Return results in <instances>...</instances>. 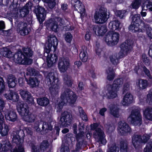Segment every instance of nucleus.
I'll return each mask as SVG.
<instances>
[{"label":"nucleus","instance_id":"nucleus-1","mask_svg":"<svg viewBox=\"0 0 152 152\" xmlns=\"http://www.w3.org/2000/svg\"><path fill=\"white\" fill-rule=\"evenodd\" d=\"M62 90L63 92L61 94V100L55 106L57 108V112H60L63 106L67 102L74 103L77 99L75 93L70 89L64 87Z\"/></svg>","mask_w":152,"mask_h":152},{"label":"nucleus","instance_id":"nucleus-2","mask_svg":"<svg viewBox=\"0 0 152 152\" xmlns=\"http://www.w3.org/2000/svg\"><path fill=\"white\" fill-rule=\"evenodd\" d=\"M12 136V142L16 145L13 152H24L23 138L24 137V133L23 130L19 129L13 131Z\"/></svg>","mask_w":152,"mask_h":152},{"label":"nucleus","instance_id":"nucleus-3","mask_svg":"<svg viewBox=\"0 0 152 152\" xmlns=\"http://www.w3.org/2000/svg\"><path fill=\"white\" fill-rule=\"evenodd\" d=\"M123 83V79L120 78L115 80L112 85H107V95L109 99H113L117 96V92L119 88L122 86Z\"/></svg>","mask_w":152,"mask_h":152},{"label":"nucleus","instance_id":"nucleus-4","mask_svg":"<svg viewBox=\"0 0 152 152\" xmlns=\"http://www.w3.org/2000/svg\"><path fill=\"white\" fill-rule=\"evenodd\" d=\"M134 41L131 39H128L120 45L121 49L118 55L120 58H122L127 55L132 51Z\"/></svg>","mask_w":152,"mask_h":152},{"label":"nucleus","instance_id":"nucleus-5","mask_svg":"<svg viewBox=\"0 0 152 152\" xmlns=\"http://www.w3.org/2000/svg\"><path fill=\"white\" fill-rule=\"evenodd\" d=\"M97 124L96 123L91 125V129L92 130L96 129L94 134V137L97 142H100L101 144L104 145L107 142V141L105 138L104 134L100 128H97Z\"/></svg>","mask_w":152,"mask_h":152},{"label":"nucleus","instance_id":"nucleus-6","mask_svg":"<svg viewBox=\"0 0 152 152\" xmlns=\"http://www.w3.org/2000/svg\"><path fill=\"white\" fill-rule=\"evenodd\" d=\"M129 118H131V123L133 125L140 126L141 124L142 118L139 108L133 109L131 111Z\"/></svg>","mask_w":152,"mask_h":152},{"label":"nucleus","instance_id":"nucleus-7","mask_svg":"<svg viewBox=\"0 0 152 152\" xmlns=\"http://www.w3.org/2000/svg\"><path fill=\"white\" fill-rule=\"evenodd\" d=\"M119 34L114 31H109L106 35L104 39L106 43L110 46L116 45L119 40Z\"/></svg>","mask_w":152,"mask_h":152},{"label":"nucleus","instance_id":"nucleus-8","mask_svg":"<svg viewBox=\"0 0 152 152\" xmlns=\"http://www.w3.org/2000/svg\"><path fill=\"white\" fill-rule=\"evenodd\" d=\"M56 20L53 19H50L47 21L46 23L47 28L55 32H56L58 29V23L60 26L64 25L65 23L64 20L60 18H57Z\"/></svg>","mask_w":152,"mask_h":152},{"label":"nucleus","instance_id":"nucleus-9","mask_svg":"<svg viewBox=\"0 0 152 152\" xmlns=\"http://www.w3.org/2000/svg\"><path fill=\"white\" fill-rule=\"evenodd\" d=\"M107 12L106 9L102 8L98 12H96L94 17L96 23H103L107 20L109 17L107 16Z\"/></svg>","mask_w":152,"mask_h":152},{"label":"nucleus","instance_id":"nucleus-10","mask_svg":"<svg viewBox=\"0 0 152 152\" xmlns=\"http://www.w3.org/2000/svg\"><path fill=\"white\" fill-rule=\"evenodd\" d=\"M13 59L17 63H21L25 65H29L32 62V60L28 58L23 54V52H18L15 53L13 56Z\"/></svg>","mask_w":152,"mask_h":152},{"label":"nucleus","instance_id":"nucleus-11","mask_svg":"<svg viewBox=\"0 0 152 152\" xmlns=\"http://www.w3.org/2000/svg\"><path fill=\"white\" fill-rule=\"evenodd\" d=\"M72 115L67 111H64L61 113L59 123L61 126L67 127L72 123Z\"/></svg>","mask_w":152,"mask_h":152},{"label":"nucleus","instance_id":"nucleus-12","mask_svg":"<svg viewBox=\"0 0 152 152\" xmlns=\"http://www.w3.org/2000/svg\"><path fill=\"white\" fill-rule=\"evenodd\" d=\"M117 130L118 133L121 135H126L132 131L129 125L124 121L119 122L118 123Z\"/></svg>","mask_w":152,"mask_h":152},{"label":"nucleus","instance_id":"nucleus-13","mask_svg":"<svg viewBox=\"0 0 152 152\" xmlns=\"http://www.w3.org/2000/svg\"><path fill=\"white\" fill-rule=\"evenodd\" d=\"M34 12L39 23H42L46 16V12L45 9L38 5L35 7Z\"/></svg>","mask_w":152,"mask_h":152},{"label":"nucleus","instance_id":"nucleus-14","mask_svg":"<svg viewBox=\"0 0 152 152\" xmlns=\"http://www.w3.org/2000/svg\"><path fill=\"white\" fill-rule=\"evenodd\" d=\"M69 65V61L68 57H64L59 59L58 67L61 72H65Z\"/></svg>","mask_w":152,"mask_h":152},{"label":"nucleus","instance_id":"nucleus-15","mask_svg":"<svg viewBox=\"0 0 152 152\" xmlns=\"http://www.w3.org/2000/svg\"><path fill=\"white\" fill-rule=\"evenodd\" d=\"M28 107L26 104L23 102H18L17 105V109L19 114L22 118L28 113Z\"/></svg>","mask_w":152,"mask_h":152},{"label":"nucleus","instance_id":"nucleus-16","mask_svg":"<svg viewBox=\"0 0 152 152\" xmlns=\"http://www.w3.org/2000/svg\"><path fill=\"white\" fill-rule=\"evenodd\" d=\"M132 19L134 25H131L129 27V29L135 32L137 30V28L135 26H139L140 24L143 22V21L140 19V14L134 15L132 17Z\"/></svg>","mask_w":152,"mask_h":152},{"label":"nucleus","instance_id":"nucleus-17","mask_svg":"<svg viewBox=\"0 0 152 152\" xmlns=\"http://www.w3.org/2000/svg\"><path fill=\"white\" fill-rule=\"evenodd\" d=\"M141 135L137 132L135 133L132 137V142L134 146L138 149L141 146Z\"/></svg>","mask_w":152,"mask_h":152},{"label":"nucleus","instance_id":"nucleus-18","mask_svg":"<svg viewBox=\"0 0 152 152\" xmlns=\"http://www.w3.org/2000/svg\"><path fill=\"white\" fill-rule=\"evenodd\" d=\"M58 44V41L56 37L54 35H52L48 37V42L45 45H48L49 48L51 47V49L55 50Z\"/></svg>","mask_w":152,"mask_h":152},{"label":"nucleus","instance_id":"nucleus-19","mask_svg":"<svg viewBox=\"0 0 152 152\" xmlns=\"http://www.w3.org/2000/svg\"><path fill=\"white\" fill-rule=\"evenodd\" d=\"M27 84L29 85L31 88L36 87L38 86L40 83V80L42 79H40L38 77H30L28 79L25 78Z\"/></svg>","mask_w":152,"mask_h":152},{"label":"nucleus","instance_id":"nucleus-20","mask_svg":"<svg viewBox=\"0 0 152 152\" xmlns=\"http://www.w3.org/2000/svg\"><path fill=\"white\" fill-rule=\"evenodd\" d=\"M47 84L48 86L53 85L58 83V79L55 76L54 72L49 73L46 77Z\"/></svg>","mask_w":152,"mask_h":152},{"label":"nucleus","instance_id":"nucleus-21","mask_svg":"<svg viewBox=\"0 0 152 152\" xmlns=\"http://www.w3.org/2000/svg\"><path fill=\"white\" fill-rule=\"evenodd\" d=\"M19 93L22 98L24 100L29 101L30 103H33L34 100L31 93L28 91L23 89L19 91Z\"/></svg>","mask_w":152,"mask_h":152},{"label":"nucleus","instance_id":"nucleus-22","mask_svg":"<svg viewBox=\"0 0 152 152\" xmlns=\"http://www.w3.org/2000/svg\"><path fill=\"white\" fill-rule=\"evenodd\" d=\"M93 30L96 35H103L107 31V27L105 26H101L95 25L93 26Z\"/></svg>","mask_w":152,"mask_h":152},{"label":"nucleus","instance_id":"nucleus-23","mask_svg":"<svg viewBox=\"0 0 152 152\" xmlns=\"http://www.w3.org/2000/svg\"><path fill=\"white\" fill-rule=\"evenodd\" d=\"M27 24L25 22H20L18 25V29L21 35L25 36L29 33V31L27 28Z\"/></svg>","mask_w":152,"mask_h":152},{"label":"nucleus","instance_id":"nucleus-24","mask_svg":"<svg viewBox=\"0 0 152 152\" xmlns=\"http://www.w3.org/2000/svg\"><path fill=\"white\" fill-rule=\"evenodd\" d=\"M26 75H29L31 76H36L40 78V79H42V75L40 74L39 71L36 69L31 67L27 68Z\"/></svg>","mask_w":152,"mask_h":152},{"label":"nucleus","instance_id":"nucleus-25","mask_svg":"<svg viewBox=\"0 0 152 152\" xmlns=\"http://www.w3.org/2000/svg\"><path fill=\"white\" fill-rule=\"evenodd\" d=\"M133 99L132 95L129 93H127L124 96L121 103L125 106H127L131 104L133 102Z\"/></svg>","mask_w":152,"mask_h":152},{"label":"nucleus","instance_id":"nucleus-26","mask_svg":"<svg viewBox=\"0 0 152 152\" xmlns=\"http://www.w3.org/2000/svg\"><path fill=\"white\" fill-rule=\"evenodd\" d=\"M5 118L7 120L12 122H14L18 119L17 114L14 110L8 112L7 115H5Z\"/></svg>","mask_w":152,"mask_h":152},{"label":"nucleus","instance_id":"nucleus-27","mask_svg":"<svg viewBox=\"0 0 152 152\" xmlns=\"http://www.w3.org/2000/svg\"><path fill=\"white\" fill-rule=\"evenodd\" d=\"M122 27L120 22L118 20H115L110 22L108 28L112 30L120 29Z\"/></svg>","mask_w":152,"mask_h":152},{"label":"nucleus","instance_id":"nucleus-28","mask_svg":"<svg viewBox=\"0 0 152 152\" xmlns=\"http://www.w3.org/2000/svg\"><path fill=\"white\" fill-rule=\"evenodd\" d=\"M8 83L10 88H14L17 82V78L15 76L12 75H9L7 76Z\"/></svg>","mask_w":152,"mask_h":152},{"label":"nucleus","instance_id":"nucleus-29","mask_svg":"<svg viewBox=\"0 0 152 152\" xmlns=\"http://www.w3.org/2000/svg\"><path fill=\"white\" fill-rule=\"evenodd\" d=\"M87 48L84 46L82 47L81 50V52L80 53V58L83 62H86L88 59V54L86 51Z\"/></svg>","mask_w":152,"mask_h":152},{"label":"nucleus","instance_id":"nucleus-30","mask_svg":"<svg viewBox=\"0 0 152 152\" xmlns=\"http://www.w3.org/2000/svg\"><path fill=\"white\" fill-rule=\"evenodd\" d=\"M57 60L58 57L56 54H50V56L47 58L48 66L49 67L51 66Z\"/></svg>","mask_w":152,"mask_h":152},{"label":"nucleus","instance_id":"nucleus-31","mask_svg":"<svg viewBox=\"0 0 152 152\" xmlns=\"http://www.w3.org/2000/svg\"><path fill=\"white\" fill-rule=\"evenodd\" d=\"M4 119L2 120V121L0 123V133L2 136H6L8 134V132L9 131V127L8 125L6 124L2 126V123H3Z\"/></svg>","mask_w":152,"mask_h":152},{"label":"nucleus","instance_id":"nucleus-32","mask_svg":"<svg viewBox=\"0 0 152 152\" xmlns=\"http://www.w3.org/2000/svg\"><path fill=\"white\" fill-rule=\"evenodd\" d=\"M143 114L146 118L152 121V107H147L143 111Z\"/></svg>","mask_w":152,"mask_h":152},{"label":"nucleus","instance_id":"nucleus-33","mask_svg":"<svg viewBox=\"0 0 152 152\" xmlns=\"http://www.w3.org/2000/svg\"><path fill=\"white\" fill-rule=\"evenodd\" d=\"M75 137L77 142L76 145L75 150L76 151H78L79 149L81 148L84 141V137L79 136L78 135H76Z\"/></svg>","mask_w":152,"mask_h":152},{"label":"nucleus","instance_id":"nucleus-34","mask_svg":"<svg viewBox=\"0 0 152 152\" xmlns=\"http://www.w3.org/2000/svg\"><path fill=\"white\" fill-rule=\"evenodd\" d=\"M136 85L140 89H143L148 86V84L146 80L138 79L136 81Z\"/></svg>","mask_w":152,"mask_h":152},{"label":"nucleus","instance_id":"nucleus-35","mask_svg":"<svg viewBox=\"0 0 152 152\" xmlns=\"http://www.w3.org/2000/svg\"><path fill=\"white\" fill-rule=\"evenodd\" d=\"M74 8L75 10L78 11V12L80 13L81 18L82 16H85V9L84 6L82 4V3H80L78 5L77 4L75 5Z\"/></svg>","mask_w":152,"mask_h":152},{"label":"nucleus","instance_id":"nucleus-36","mask_svg":"<svg viewBox=\"0 0 152 152\" xmlns=\"http://www.w3.org/2000/svg\"><path fill=\"white\" fill-rule=\"evenodd\" d=\"M36 118L35 115L29 112L27 114H26L23 118L26 121L29 123H32L34 121Z\"/></svg>","mask_w":152,"mask_h":152},{"label":"nucleus","instance_id":"nucleus-37","mask_svg":"<svg viewBox=\"0 0 152 152\" xmlns=\"http://www.w3.org/2000/svg\"><path fill=\"white\" fill-rule=\"evenodd\" d=\"M37 102L40 105L42 106H47L49 103V100L47 97L39 98L37 99Z\"/></svg>","mask_w":152,"mask_h":152},{"label":"nucleus","instance_id":"nucleus-38","mask_svg":"<svg viewBox=\"0 0 152 152\" xmlns=\"http://www.w3.org/2000/svg\"><path fill=\"white\" fill-rule=\"evenodd\" d=\"M142 10H147L148 9L150 11H152V0H147L142 6Z\"/></svg>","mask_w":152,"mask_h":152},{"label":"nucleus","instance_id":"nucleus-39","mask_svg":"<svg viewBox=\"0 0 152 152\" xmlns=\"http://www.w3.org/2000/svg\"><path fill=\"white\" fill-rule=\"evenodd\" d=\"M63 80L64 83L68 86L71 87L72 86L73 80L71 76L65 74L63 75Z\"/></svg>","mask_w":152,"mask_h":152},{"label":"nucleus","instance_id":"nucleus-40","mask_svg":"<svg viewBox=\"0 0 152 152\" xmlns=\"http://www.w3.org/2000/svg\"><path fill=\"white\" fill-rule=\"evenodd\" d=\"M110 110L111 114L113 116L116 118L119 117V109L117 107L112 105L110 107Z\"/></svg>","mask_w":152,"mask_h":152},{"label":"nucleus","instance_id":"nucleus-41","mask_svg":"<svg viewBox=\"0 0 152 152\" xmlns=\"http://www.w3.org/2000/svg\"><path fill=\"white\" fill-rule=\"evenodd\" d=\"M42 126V132L44 134H46L48 132V130H51L52 129V126L46 122L43 121L42 125L41 124Z\"/></svg>","mask_w":152,"mask_h":152},{"label":"nucleus","instance_id":"nucleus-42","mask_svg":"<svg viewBox=\"0 0 152 152\" xmlns=\"http://www.w3.org/2000/svg\"><path fill=\"white\" fill-rule=\"evenodd\" d=\"M128 149V143L126 141L123 140L120 142V150L121 151L127 152Z\"/></svg>","mask_w":152,"mask_h":152},{"label":"nucleus","instance_id":"nucleus-43","mask_svg":"<svg viewBox=\"0 0 152 152\" xmlns=\"http://www.w3.org/2000/svg\"><path fill=\"white\" fill-rule=\"evenodd\" d=\"M49 88L51 94H56L58 93V91L59 86L58 83L49 86Z\"/></svg>","mask_w":152,"mask_h":152},{"label":"nucleus","instance_id":"nucleus-44","mask_svg":"<svg viewBox=\"0 0 152 152\" xmlns=\"http://www.w3.org/2000/svg\"><path fill=\"white\" fill-rule=\"evenodd\" d=\"M119 147L115 143H113L111 145H109L107 152H119Z\"/></svg>","mask_w":152,"mask_h":152},{"label":"nucleus","instance_id":"nucleus-45","mask_svg":"<svg viewBox=\"0 0 152 152\" xmlns=\"http://www.w3.org/2000/svg\"><path fill=\"white\" fill-rule=\"evenodd\" d=\"M107 72L108 74L107 77V79L110 81L113 80L114 78L115 75L112 68L109 67L107 70Z\"/></svg>","mask_w":152,"mask_h":152},{"label":"nucleus","instance_id":"nucleus-46","mask_svg":"<svg viewBox=\"0 0 152 152\" xmlns=\"http://www.w3.org/2000/svg\"><path fill=\"white\" fill-rule=\"evenodd\" d=\"M49 144L47 140H44L40 144V148L41 151H44L49 147Z\"/></svg>","mask_w":152,"mask_h":152},{"label":"nucleus","instance_id":"nucleus-47","mask_svg":"<svg viewBox=\"0 0 152 152\" xmlns=\"http://www.w3.org/2000/svg\"><path fill=\"white\" fill-rule=\"evenodd\" d=\"M43 124V121H38L36 122L34 124V128L37 132H42V126H41V124Z\"/></svg>","mask_w":152,"mask_h":152},{"label":"nucleus","instance_id":"nucleus-48","mask_svg":"<svg viewBox=\"0 0 152 152\" xmlns=\"http://www.w3.org/2000/svg\"><path fill=\"white\" fill-rule=\"evenodd\" d=\"M119 58V55L118 57H117V54L111 55L110 57V61L114 65H116L118 63V59L120 58Z\"/></svg>","mask_w":152,"mask_h":152},{"label":"nucleus","instance_id":"nucleus-49","mask_svg":"<svg viewBox=\"0 0 152 152\" xmlns=\"http://www.w3.org/2000/svg\"><path fill=\"white\" fill-rule=\"evenodd\" d=\"M23 54L27 56L31 57L33 55V52L32 49L30 48L27 47L24 48L23 49Z\"/></svg>","mask_w":152,"mask_h":152},{"label":"nucleus","instance_id":"nucleus-50","mask_svg":"<svg viewBox=\"0 0 152 152\" xmlns=\"http://www.w3.org/2000/svg\"><path fill=\"white\" fill-rule=\"evenodd\" d=\"M4 106V102L2 99H0V123L4 118V116L2 114L3 109Z\"/></svg>","mask_w":152,"mask_h":152},{"label":"nucleus","instance_id":"nucleus-51","mask_svg":"<svg viewBox=\"0 0 152 152\" xmlns=\"http://www.w3.org/2000/svg\"><path fill=\"white\" fill-rule=\"evenodd\" d=\"M141 3V1L139 0H134L131 3L130 7L134 9L137 10L140 7Z\"/></svg>","mask_w":152,"mask_h":152},{"label":"nucleus","instance_id":"nucleus-52","mask_svg":"<svg viewBox=\"0 0 152 152\" xmlns=\"http://www.w3.org/2000/svg\"><path fill=\"white\" fill-rule=\"evenodd\" d=\"M36 142L32 141L30 142L29 145L31 147L32 152H39L40 150L38 146L35 145Z\"/></svg>","mask_w":152,"mask_h":152},{"label":"nucleus","instance_id":"nucleus-53","mask_svg":"<svg viewBox=\"0 0 152 152\" xmlns=\"http://www.w3.org/2000/svg\"><path fill=\"white\" fill-rule=\"evenodd\" d=\"M106 131L109 133H112L115 129V127L112 124L107 123L104 125Z\"/></svg>","mask_w":152,"mask_h":152},{"label":"nucleus","instance_id":"nucleus-54","mask_svg":"<svg viewBox=\"0 0 152 152\" xmlns=\"http://www.w3.org/2000/svg\"><path fill=\"white\" fill-rule=\"evenodd\" d=\"M144 152H152V140H150L147 144L144 149Z\"/></svg>","mask_w":152,"mask_h":152},{"label":"nucleus","instance_id":"nucleus-55","mask_svg":"<svg viewBox=\"0 0 152 152\" xmlns=\"http://www.w3.org/2000/svg\"><path fill=\"white\" fill-rule=\"evenodd\" d=\"M20 13V16L22 17H24L26 16L29 13V10L23 7L20 9L19 11Z\"/></svg>","mask_w":152,"mask_h":152},{"label":"nucleus","instance_id":"nucleus-56","mask_svg":"<svg viewBox=\"0 0 152 152\" xmlns=\"http://www.w3.org/2000/svg\"><path fill=\"white\" fill-rule=\"evenodd\" d=\"M84 124H83L82 123L79 122V133L77 134L76 135H78L79 136L84 137V128L83 126Z\"/></svg>","mask_w":152,"mask_h":152},{"label":"nucleus","instance_id":"nucleus-57","mask_svg":"<svg viewBox=\"0 0 152 152\" xmlns=\"http://www.w3.org/2000/svg\"><path fill=\"white\" fill-rule=\"evenodd\" d=\"M64 38L65 40L67 42L70 43L73 36L72 34L69 32L66 33L64 35Z\"/></svg>","mask_w":152,"mask_h":152},{"label":"nucleus","instance_id":"nucleus-58","mask_svg":"<svg viewBox=\"0 0 152 152\" xmlns=\"http://www.w3.org/2000/svg\"><path fill=\"white\" fill-rule=\"evenodd\" d=\"M2 54L4 56L8 58L11 57L12 55L11 51L7 48H4V51Z\"/></svg>","mask_w":152,"mask_h":152},{"label":"nucleus","instance_id":"nucleus-59","mask_svg":"<svg viewBox=\"0 0 152 152\" xmlns=\"http://www.w3.org/2000/svg\"><path fill=\"white\" fill-rule=\"evenodd\" d=\"M79 111L80 113V116L83 120V121H87V117L85 113L84 112L82 108L81 107H79Z\"/></svg>","mask_w":152,"mask_h":152},{"label":"nucleus","instance_id":"nucleus-60","mask_svg":"<svg viewBox=\"0 0 152 152\" xmlns=\"http://www.w3.org/2000/svg\"><path fill=\"white\" fill-rule=\"evenodd\" d=\"M48 45H45V49L44 50L45 52L43 54L44 56L47 57V58H48L49 56H50V54L49 53L50 51H53L52 49H51V47H50V48L49 47H48Z\"/></svg>","mask_w":152,"mask_h":152},{"label":"nucleus","instance_id":"nucleus-61","mask_svg":"<svg viewBox=\"0 0 152 152\" xmlns=\"http://www.w3.org/2000/svg\"><path fill=\"white\" fill-rule=\"evenodd\" d=\"M150 136L146 134L143 135L142 136H141V143L145 144L150 139Z\"/></svg>","mask_w":152,"mask_h":152},{"label":"nucleus","instance_id":"nucleus-62","mask_svg":"<svg viewBox=\"0 0 152 152\" xmlns=\"http://www.w3.org/2000/svg\"><path fill=\"white\" fill-rule=\"evenodd\" d=\"M5 82L2 77H0V93H1L4 90Z\"/></svg>","mask_w":152,"mask_h":152},{"label":"nucleus","instance_id":"nucleus-63","mask_svg":"<svg viewBox=\"0 0 152 152\" xmlns=\"http://www.w3.org/2000/svg\"><path fill=\"white\" fill-rule=\"evenodd\" d=\"M126 11L125 10H118L115 12V15L120 18H122L125 15Z\"/></svg>","mask_w":152,"mask_h":152},{"label":"nucleus","instance_id":"nucleus-64","mask_svg":"<svg viewBox=\"0 0 152 152\" xmlns=\"http://www.w3.org/2000/svg\"><path fill=\"white\" fill-rule=\"evenodd\" d=\"M142 61L145 64L149 65L150 64V60L145 54H143L142 55Z\"/></svg>","mask_w":152,"mask_h":152}]
</instances>
